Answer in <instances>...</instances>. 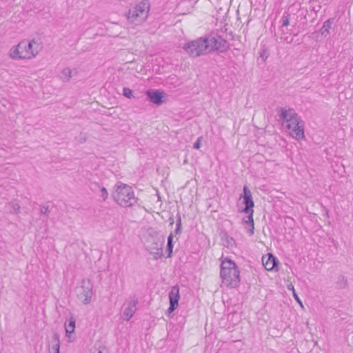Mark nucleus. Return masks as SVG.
<instances>
[{
  "instance_id": "9",
  "label": "nucleus",
  "mask_w": 353,
  "mask_h": 353,
  "mask_svg": "<svg viewBox=\"0 0 353 353\" xmlns=\"http://www.w3.org/2000/svg\"><path fill=\"white\" fill-rule=\"evenodd\" d=\"M209 41V52L213 50H219L220 52H225L230 48V44L223 37L217 35L216 37H208Z\"/></svg>"
},
{
  "instance_id": "16",
  "label": "nucleus",
  "mask_w": 353,
  "mask_h": 353,
  "mask_svg": "<svg viewBox=\"0 0 353 353\" xmlns=\"http://www.w3.org/2000/svg\"><path fill=\"white\" fill-rule=\"evenodd\" d=\"M137 303V300H134L129 303V305L126 308H125L123 311V316L126 321H129L133 316L136 311V305Z\"/></svg>"
},
{
  "instance_id": "36",
  "label": "nucleus",
  "mask_w": 353,
  "mask_h": 353,
  "mask_svg": "<svg viewBox=\"0 0 353 353\" xmlns=\"http://www.w3.org/2000/svg\"><path fill=\"white\" fill-rule=\"evenodd\" d=\"M285 40L288 43H290V42H292V39H290V40H289L288 37H286Z\"/></svg>"
},
{
  "instance_id": "3",
  "label": "nucleus",
  "mask_w": 353,
  "mask_h": 353,
  "mask_svg": "<svg viewBox=\"0 0 353 353\" xmlns=\"http://www.w3.org/2000/svg\"><path fill=\"white\" fill-rule=\"evenodd\" d=\"M112 196L119 205L124 208L132 206L137 203L132 187L121 183L116 185Z\"/></svg>"
},
{
  "instance_id": "2",
  "label": "nucleus",
  "mask_w": 353,
  "mask_h": 353,
  "mask_svg": "<svg viewBox=\"0 0 353 353\" xmlns=\"http://www.w3.org/2000/svg\"><path fill=\"white\" fill-rule=\"evenodd\" d=\"M220 276L222 282L230 288H236L240 283L239 271L236 263L225 259L221 264Z\"/></svg>"
},
{
  "instance_id": "21",
  "label": "nucleus",
  "mask_w": 353,
  "mask_h": 353,
  "mask_svg": "<svg viewBox=\"0 0 353 353\" xmlns=\"http://www.w3.org/2000/svg\"><path fill=\"white\" fill-rule=\"evenodd\" d=\"M336 285L341 289H344L347 286V279L343 275H340L336 281Z\"/></svg>"
},
{
  "instance_id": "18",
  "label": "nucleus",
  "mask_w": 353,
  "mask_h": 353,
  "mask_svg": "<svg viewBox=\"0 0 353 353\" xmlns=\"http://www.w3.org/2000/svg\"><path fill=\"white\" fill-rule=\"evenodd\" d=\"M75 323H76V319H74V317L71 316L69 319L68 323V324L65 323V332H66L67 336H68L69 334H70L74 332Z\"/></svg>"
},
{
  "instance_id": "13",
  "label": "nucleus",
  "mask_w": 353,
  "mask_h": 353,
  "mask_svg": "<svg viewBox=\"0 0 353 353\" xmlns=\"http://www.w3.org/2000/svg\"><path fill=\"white\" fill-rule=\"evenodd\" d=\"M300 121H299L292 125L290 129H288L290 135L296 140H301L305 138L303 126L300 125Z\"/></svg>"
},
{
  "instance_id": "22",
  "label": "nucleus",
  "mask_w": 353,
  "mask_h": 353,
  "mask_svg": "<svg viewBox=\"0 0 353 353\" xmlns=\"http://www.w3.org/2000/svg\"><path fill=\"white\" fill-rule=\"evenodd\" d=\"M93 185L99 189L100 196L102 197L103 201H105L108 196L107 189L105 187H101L98 183H94Z\"/></svg>"
},
{
  "instance_id": "7",
  "label": "nucleus",
  "mask_w": 353,
  "mask_h": 353,
  "mask_svg": "<svg viewBox=\"0 0 353 353\" xmlns=\"http://www.w3.org/2000/svg\"><path fill=\"white\" fill-rule=\"evenodd\" d=\"M276 111L279 112V121L285 125L287 129H290L292 125L300 121L298 114L292 108L286 110L284 108H277Z\"/></svg>"
},
{
  "instance_id": "1",
  "label": "nucleus",
  "mask_w": 353,
  "mask_h": 353,
  "mask_svg": "<svg viewBox=\"0 0 353 353\" xmlns=\"http://www.w3.org/2000/svg\"><path fill=\"white\" fill-rule=\"evenodd\" d=\"M41 49V46L34 39L30 41H21L10 49V56L13 59H31L35 57Z\"/></svg>"
},
{
  "instance_id": "25",
  "label": "nucleus",
  "mask_w": 353,
  "mask_h": 353,
  "mask_svg": "<svg viewBox=\"0 0 353 353\" xmlns=\"http://www.w3.org/2000/svg\"><path fill=\"white\" fill-rule=\"evenodd\" d=\"M10 207L12 209V212L14 214H19L20 212V205L18 203L13 201L10 203Z\"/></svg>"
},
{
  "instance_id": "4",
  "label": "nucleus",
  "mask_w": 353,
  "mask_h": 353,
  "mask_svg": "<svg viewBox=\"0 0 353 353\" xmlns=\"http://www.w3.org/2000/svg\"><path fill=\"white\" fill-rule=\"evenodd\" d=\"M150 10V3L143 0L139 4L130 9L126 13L128 20L135 25L143 23L148 17Z\"/></svg>"
},
{
  "instance_id": "14",
  "label": "nucleus",
  "mask_w": 353,
  "mask_h": 353,
  "mask_svg": "<svg viewBox=\"0 0 353 353\" xmlns=\"http://www.w3.org/2000/svg\"><path fill=\"white\" fill-rule=\"evenodd\" d=\"M262 262L264 268L268 271H272L279 263L277 259L272 254H268L263 256Z\"/></svg>"
},
{
  "instance_id": "34",
  "label": "nucleus",
  "mask_w": 353,
  "mask_h": 353,
  "mask_svg": "<svg viewBox=\"0 0 353 353\" xmlns=\"http://www.w3.org/2000/svg\"><path fill=\"white\" fill-rule=\"evenodd\" d=\"M97 353H107V350L105 348H103L102 350H99Z\"/></svg>"
},
{
  "instance_id": "32",
  "label": "nucleus",
  "mask_w": 353,
  "mask_h": 353,
  "mask_svg": "<svg viewBox=\"0 0 353 353\" xmlns=\"http://www.w3.org/2000/svg\"><path fill=\"white\" fill-rule=\"evenodd\" d=\"M292 291H293V296H294V299H296L299 303H301V300H300V299H299V297L298 294L296 293V292H295V290H294V287H292Z\"/></svg>"
},
{
  "instance_id": "12",
  "label": "nucleus",
  "mask_w": 353,
  "mask_h": 353,
  "mask_svg": "<svg viewBox=\"0 0 353 353\" xmlns=\"http://www.w3.org/2000/svg\"><path fill=\"white\" fill-rule=\"evenodd\" d=\"M254 207H250L248 210H246V207H245L242 210L241 212L247 214V216H245L243 219V223L248 225L250 228H248V232L250 234V235L254 234V219H253V214H254Z\"/></svg>"
},
{
  "instance_id": "11",
  "label": "nucleus",
  "mask_w": 353,
  "mask_h": 353,
  "mask_svg": "<svg viewBox=\"0 0 353 353\" xmlns=\"http://www.w3.org/2000/svg\"><path fill=\"white\" fill-rule=\"evenodd\" d=\"M149 101L156 105H161L163 103L165 93L158 90H149L145 92Z\"/></svg>"
},
{
  "instance_id": "38",
  "label": "nucleus",
  "mask_w": 353,
  "mask_h": 353,
  "mask_svg": "<svg viewBox=\"0 0 353 353\" xmlns=\"http://www.w3.org/2000/svg\"><path fill=\"white\" fill-rule=\"evenodd\" d=\"M263 56H264V54L263 53H261V57H263Z\"/></svg>"
},
{
  "instance_id": "31",
  "label": "nucleus",
  "mask_w": 353,
  "mask_h": 353,
  "mask_svg": "<svg viewBox=\"0 0 353 353\" xmlns=\"http://www.w3.org/2000/svg\"><path fill=\"white\" fill-rule=\"evenodd\" d=\"M181 233V226L176 225V229L174 231V234L175 235H177Z\"/></svg>"
},
{
  "instance_id": "19",
  "label": "nucleus",
  "mask_w": 353,
  "mask_h": 353,
  "mask_svg": "<svg viewBox=\"0 0 353 353\" xmlns=\"http://www.w3.org/2000/svg\"><path fill=\"white\" fill-rule=\"evenodd\" d=\"M72 70L70 68H65L60 74V79L64 82H68L72 77Z\"/></svg>"
},
{
  "instance_id": "17",
  "label": "nucleus",
  "mask_w": 353,
  "mask_h": 353,
  "mask_svg": "<svg viewBox=\"0 0 353 353\" xmlns=\"http://www.w3.org/2000/svg\"><path fill=\"white\" fill-rule=\"evenodd\" d=\"M333 23V19H330L323 23L322 28L320 30V32L322 35L326 37L330 34V29L332 28Z\"/></svg>"
},
{
  "instance_id": "29",
  "label": "nucleus",
  "mask_w": 353,
  "mask_h": 353,
  "mask_svg": "<svg viewBox=\"0 0 353 353\" xmlns=\"http://www.w3.org/2000/svg\"><path fill=\"white\" fill-rule=\"evenodd\" d=\"M226 241H227V243H228V245L232 246L233 244L235 243L234 239L232 237H231V236H226Z\"/></svg>"
},
{
  "instance_id": "20",
  "label": "nucleus",
  "mask_w": 353,
  "mask_h": 353,
  "mask_svg": "<svg viewBox=\"0 0 353 353\" xmlns=\"http://www.w3.org/2000/svg\"><path fill=\"white\" fill-rule=\"evenodd\" d=\"M52 340L54 345H52L51 350L53 353H60V339L59 335L57 333H54L52 336Z\"/></svg>"
},
{
  "instance_id": "37",
  "label": "nucleus",
  "mask_w": 353,
  "mask_h": 353,
  "mask_svg": "<svg viewBox=\"0 0 353 353\" xmlns=\"http://www.w3.org/2000/svg\"><path fill=\"white\" fill-rule=\"evenodd\" d=\"M292 287H294V286L292 285H291L290 286L288 287V289L292 290Z\"/></svg>"
},
{
  "instance_id": "23",
  "label": "nucleus",
  "mask_w": 353,
  "mask_h": 353,
  "mask_svg": "<svg viewBox=\"0 0 353 353\" xmlns=\"http://www.w3.org/2000/svg\"><path fill=\"white\" fill-rule=\"evenodd\" d=\"M290 14L289 13L285 12L283 17H281V24L282 26H288L290 23Z\"/></svg>"
},
{
  "instance_id": "10",
  "label": "nucleus",
  "mask_w": 353,
  "mask_h": 353,
  "mask_svg": "<svg viewBox=\"0 0 353 353\" xmlns=\"http://www.w3.org/2000/svg\"><path fill=\"white\" fill-rule=\"evenodd\" d=\"M179 288L178 285H174L169 292L170 307L168 309V313L170 314L176 309L179 305Z\"/></svg>"
},
{
  "instance_id": "24",
  "label": "nucleus",
  "mask_w": 353,
  "mask_h": 353,
  "mask_svg": "<svg viewBox=\"0 0 353 353\" xmlns=\"http://www.w3.org/2000/svg\"><path fill=\"white\" fill-rule=\"evenodd\" d=\"M123 94L128 99H132L134 97L133 95V91L129 88H123Z\"/></svg>"
},
{
  "instance_id": "6",
  "label": "nucleus",
  "mask_w": 353,
  "mask_h": 353,
  "mask_svg": "<svg viewBox=\"0 0 353 353\" xmlns=\"http://www.w3.org/2000/svg\"><path fill=\"white\" fill-rule=\"evenodd\" d=\"M208 37H201L187 43L183 49L193 57H199L209 52Z\"/></svg>"
},
{
  "instance_id": "5",
  "label": "nucleus",
  "mask_w": 353,
  "mask_h": 353,
  "mask_svg": "<svg viewBox=\"0 0 353 353\" xmlns=\"http://www.w3.org/2000/svg\"><path fill=\"white\" fill-rule=\"evenodd\" d=\"M165 243V236L160 232H155L147 240L146 250L153 255L155 259L163 256V248Z\"/></svg>"
},
{
  "instance_id": "28",
  "label": "nucleus",
  "mask_w": 353,
  "mask_h": 353,
  "mask_svg": "<svg viewBox=\"0 0 353 353\" xmlns=\"http://www.w3.org/2000/svg\"><path fill=\"white\" fill-rule=\"evenodd\" d=\"M173 250V245H168L167 244V248L166 251L168 252V256L167 257L169 258L171 256Z\"/></svg>"
},
{
  "instance_id": "26",
  "label": "nucleus",
  "mask_w": 353,
  "mask_h": 353,
  "mask_svg": "<svg viewBox=\"0 0 353 353\" xmlns=\"http://www.w3.org/2000/svg\"><path fill=\"white\" fill-rule=\"evenodd\" d=\"M49 212H50V210H49L48 205H41L40 213L41 214L48 215Z\"/></svg>"
},
{
  "instance_id": "33",
  "label": "nucleus",
  "mask_w": 353,
  "mask_h": 353,
  "mask_svg": "<svg viewBox=\"0 0 353 353\" xmlns=\"http://www.w3.org/2000/svg\"><path fill=\"white\" fill-rule=\"evenodd\" d=\"M176 225L181 226V217L180 214H177L176 216Z\"/></svg>"
},
{
  "instance_id": "27",
  "label": "nucleus",
  "mask_w": 353,
  "mask_h": 353,
  "mask_svg": "<svg viewBox=\"0 0 353 353\" xmlns=\"http://www.w3.org/2000/svg\"><path fill=\"white\" fill-rule=\"evenodd\" d=\"M203 139V137H199L196 141H195V143H194V146L193 148L194 149H199L201 148V141Z\"/></svg>"
},
{
  "instance_id": "8",
  "label": "nucleus",
  "mask_w": 353,
  "mask_h": 353,
  "mask_svg": "<svg viewBox=\"0 0 353 353\" xmlns=\"http://www.w3.org/2000/svg\"><path fill=\"white\" fill-rule=\"evenodd\" d=\"M77 298L83 304L90 302L92 295V287L89 281H83L81 285L76 288Z\"/></svg>"
},
{
  "instance_id": "30",
  "label": "nucleus",
  "mask_w": 353,
  "mask_h": 353,
  "mask_svg": "<svg viewBox=\"0 0 353 353\" xmlns=\"http://www.w3.org/2000/svg\"><path fill=\"white\" fill-rule=\"evenodd\" d=\"M168 245H173V233L171 232L168 237Z\"/></svg>"
},
{
  "instance_id": "15",
  "label": "nucleus",
  "mask_w": 353,
  "mask_h": 353,
  "mask_svg": "<svg viewBox=\"0 0 353 353\" xmlns=\"http://www.w3.org/2000/svg\"><path fill=\"white\" fill-rule=\"evenodd\" d=\"M243 203L245 207H246V210H248L250 207L254 206V203L252 199V192L248 188V186L245 185L243 187Z\"/></svg>"
},
{
  "instance_id": "35",
  "label": "nucleus",
  "mask_w": 353,
  "mask_h": 353,
  "mask_svg": "<svg viewBox=\"0 0 353 353\" xmlns=\"http://www.w3.org/2000/svg\"><path fill=\"white\" fill-rule=\"evenodd\" d=\"M169 221H170V225H173L174 224V221L173 218H170Z\"/></svg>"
}]
</instances>
